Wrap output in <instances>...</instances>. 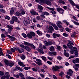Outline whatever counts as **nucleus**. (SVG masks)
<instances>
[{"label":"nucleus","instance_id":"1","mask_svg":"<svg viewBox=\"0 0 79 79\" xmlns=\"http://www.w3.org/2000/svg\"><path fill=\"white\" fill-rule=\"evenodd\" d=\"M31 19L29 17L25 18L23 20V24L25 26H27L31 23Z\"/></svg>","mask_w":79,"mask_h":79},{"label":"nucleus","instance_id":"2","mask_svg":"<svg viewBox=\"0 0 79 79\" xmlns=\"http://www.w3.org/2000/svg\"><path fill=\"white\" fill-rule=\"evenodd\" d=\"M63 68V67L62 66H58L57 65H55V66H53L52 68V69L53 71H59L58 69H62Z\"/></svg>","mask_w":79,"mask_h":79},{"label":"nucleus","instance_id":"3","mask_svg":"<svg viewBox=\"0 0 79 79\" xmlns=\"http://www.w3.org/2000/svg\"><path fill=\"white\" fill-rule=\"evenodd\" d=\"M62 24V23L60 21H58L56 23V25H57L58 27L59 28H61L60 29V32H63V30L64 29V28L61 25V24Z\"/></svg>","mask_w":79,"mask_h":79},{"label":"nucleus","instance_id":"4","mask_svg":"<svg viewBox=\"0 0 79 79\" xmlns=\"http://www.w3.org/2000/svg\"><path fill=\"white\" fill-rule=\"evenodd\" d=\"M27 37L29 39H32L33 37L35 36V34L34 32L30 31V33H28L27 34Z\"/></svg>","mask_w":79,"mask_h":79},{"label":"nucleus","instance_id":"5","mask_svg":"<svg viewBox=\"0 0 79 79\" xmlns=\"http://www.w3.org/2000/svg\"><path fill=\"white\" fill-rule=\"evenodd\" d=\"M68 42H69L67 44L68 47L69 49H72L73 47V45H72L71 44H73V45H74L73 43V42H72L71 41H70L69 40H68Z\"/></svg>","mask_w":79,"mask_h":79},{"label":"nucleus","instance_id":"6","mask_svg":"<svg viewBox=\"0 0 79 79\" xmlns=\"http://www.w3.org/2000/svg\"><path fill=\"white\" fill-rule=\"evenodd\" d=\"M49 28L48 30L47 33L49 34H51V33H52L53 31H54V29L52 26L50 25L49 26Z\"/></svg>","mask_w":79,"mask_h":79},{"label":"nucleus","instance_id":"7","mask_svg":"<svg viewBox=\"0 0 79 79\" xmlns=\"http://www.w3.org/2000/svg\"><path fill=\"white\" fill-rule=\"evenodd\" d=\"M47 8L48 9V10H51V11H50V13H52V15H55V14L56 13V11L54 10H55V9L49 7H47Z\"/></svg>","mask_w":79,"mask_h":79},{"label":"nucleus","instance_id":"8","mask_svg":"<svg viewBox=\"0 0 79 79\" xmlns=\"http://www.w3.org/2000/svg\"><path fill=\"white\" fill-rule=\"evenodd\" d=\"M14 49L16 51H18V50L19 53H22V52H24V49L22 48L19 49L18 48H15Z\"/></svg>","mask_w":79,"mask_h":79},{"label":"nucleus","instance_id":"9","mask_svg":"<svg viewBox=\"0 0 79 79\" xmlns=\"http://www.w3.org/2000/svg\"><path fill=\"white\" fill-rule=\"evenodd\" d=\"M35 60L37 62L35 61V62L36 64H38L39 66H40V65H42V60H41L39 59H37Z\"/></svg>","mask_w":79,"mask_h":79},{"label":"nucleus","instance_id":"10","mask_svg":"<svg viewBox=\"0 0 79 79\" xmlns=\"http://www.w3.org/2000/svg\"><path fill=\"white\" fill-rule=\"evenodd\" d=\"M35 10L34 9H32L30 11V13L32 15H35V16H37L38 14L35 11Z\"/></svg>","mask_w":79,"mask_h":79},{"label":"nucleus","instance_id":"11","mask_svg":"<svg viewBox=\"0 0 79 79\" xmlns=\"http://www.w3.org/2000/svg\"><path fill=\"white\" fill-rule=\"evenodd\" d=\"M48 54L49 56H56V52H48Z\"/></svg>","mask_w":79,"mask_h":79},{"label":"nucleus","instance_id":"12","mask_svg":"<svg viewBox=\"0 0 79 79\" xmlns=\"http://www.w3.org/2000/svg\"><path fill=\"white\" fill-rule=\"evenodd\" d=\"M7 37H8L9 38H10V39H10V40L11 41H12V42H13L15 41V40L16 39V38L13 36H11L10 35H7Z\"/></svg>","mask_w":79,"mask_h":79},{"label":"nucleus","instance_id":"13","mask_svg":"<svg viewBox=\"0 0 79 79\" xmlns=\"http://www.w3.org/2000/svg\"><path fill=\"white\" fill-rule=\"evenodd\" d=\"M73 70L71 69H69V72L67 73V74L69 75V76H72V74H73Z\"/></svg>","mask_w":79,"mask_h":79},{"label":"nucleus","instance_id":"14","mask_svg":"<svg viewBox=\"0 0 79 79\" xmlns=\"http://www.w3.org/2000/svg\"><path fill=\"white\" fill-rule=\"evenodd\" d=\"M52 37L54 39H56V37H60V34L54 33L53 34Z\"/></svg>","mask_w":79,"mask_h":79},{"label":"nucleus","instance_id":"15","mask_svg":"<svg viewBox=\"0 0 79 79\" xmlns=\"http://www.w3.org/2000/svg\"><path fill=\"white\" fill-rule=\"evenodd\" d=\"M56 10L59 13H62L63 11V8L60 7H58L56 8Z\"/></svg>","mask_w":79,"mask_h":79},{"label":"nucleus","instance_id":"16","mask_svg":"<svg viewBox=\"0 0 79 79\" xmlns=\"http://www.w3.org/2000/svg\"><path fill=\"white\" fill-rule=\"evenodd\" d=\"M18 64L19 65V66H22V67H24V66H25V65H24L23 62L19 61L18 62Z\"/></svg>","mask_w":79,"mask_h":79},{"label":"nucleus","instance_id":"17","mask_svg":"<svg viewBox=\"0 0 79 79\" xmlns=\"http://www.w3.org/2000/svg\"><path fill=\"white\" fill-rule=\"evenodd\" d=\"M15 69H17V70H18L19 71H20L21 72H23V70L22 69V68H21L19 67H18L17 66H16L15 67Z\"/></svg>","mask_w":79,"mask_h":79},{"label":"nucleus","instance_id":"18","mask_svg":"<svg viewBox=\"0 0 79 79\" xmlns=\"http://www.w3.org/2000/svg\"><path fill=\"white\" fill-rule=\"evenodd\" d=\"M12 19L14 21H15V22H17V21L18 20V19L17 17L16 16L12 17Z\"/></svg>","mask_w":79,"mask_h":79},{"label":"nucleus","instance_id":"19","mask_svg":"<svg viewBox=\"0 0 79 79\" xmlns=\"http://www.w3.org/2000/svg\"><path fill=\"white\" fill-rule=\"evenodd\" d=\"M75 55L74 56V57L75 58H76V57H77L78 56V55H79V53H78V51L77 50H76L75 52L74 53Z\"/></svg>","mask_w":79,"mask_h":79},{"label":"nucleus","instance_id":"20","mask_svg":"<svg viewBox=\"0 0 79 79\" xmlns=\"http://www.w3.org/2000/svg\"><path fill=\"white\" fill-rule=\"evenodd\" d=\"M46 3L47 5H49V6H51V5H52V3H51V2L48 0L46 1Z\"/></svg>","mask_w":79,"mask_h":79},{"label":"nucleus","instance_id":"21","mask_svg":"<svg viewBox=\"0 0 79 79\" xmlns=\"http://www.w3.org/2000/svg\"><path fill=\"white\" fill-rule=\"evenodd\" d=\"M15 16H22L21 14V13H19L18 11L16 12V13L15 14Z\"/></svg>","mask_w":79,"mask_h":79},{"label":"nucleus","instance_id":"22","mask_svg":"<svg viewBox=\"0 0 79 79\" xmlns=\"http://www.w3.org/2000/svg\"><path fill=\"white\" fill-rule=\"evenodd\" d=\"M14 11H15L12 8H11L10 13V15H13Z\"/></svg>","mask_w":79,"mask_h":79},{"label":"nucleus","instance_id":"23","mask_svg":"<svg viewBox=\"0 0 79 79\" xmlns=\"http://www.w3.org/2000/svg\"><path fill=\"white\" fill-rule=\"evenodd\" d=\"M58 2L60 4H61V3H62L63 5L65 4V2L62 0H59L58 1Z\"/></svg>","mask_w":79,"mask_h":79},{"label":"nucleus","instance_id":"24","mask_svg":"<svg viewBox=\"0 0 79 79\" xmlns=\"http://www.w3.org/2000/svg\"><path fill=\"white\" fill-rule=\"evenodd\" d=\"M4 63L5 64H6L7 66H8L9 64V61L8 60L5 59L4 60Z\"/></svg>","mask_w":79,"mask_h":79},{"label":"nucleus","instance_id":"25","mask_svg":"<svg viewBox=\"0 0 79 79\" xmlns=\"http://www.w3.org/2000/svg\"><path fill=\"white\" fill-rule=\"evenodd\" d=\"M26 50H27L28 52H30V51H31V49L29 47V46H26V48H25V49Z\"/></svg>","mask_w":79,"mask_h":79},{"label":"nucleus","instance_id":"26","mask_svg":"<svg viewBox=\"0 0 79 79\" xmlns=\"http://www.w3.org/2000/svg\"><path fill=\"white\" fill-rule=\"evenodd\" d=\"M23 42L24 43V45H27V46H30L31 44L27 42H25V41H23Z\"/></svg>","mask_w":79,"mask_h":79},{"label":"nucleus","instance_id":"27","mask_svg":"<svg viewBox=\"0 0 79 79\" xmlns=\"http://www.w3.org/2000/svg\"><path fill=\"white\" fill-rule=\"evenodd\" d=\"M63 23H66L67 26H68V25H70V24H69V22H67V21L66 20H63Z\"/></svg>","mask_w":79,"mask_h":79},{"label":"nucleus","instance_id":"28","mask_svg":"<svg viewBox=\"0 0 79 79\" xmlns=\"http://www.w3.org/2000/svg\"><path fill=\"white\" fill-rule=\"evenodd\" d=\"M54 29H55V30H58L59 29L58 28V27H57V26L56 25V24H54L53 25V26Z\"/></svg>","mask_w":79,"mask_h":79},{"label":"nucleus","instance_id":"29","mask_svg":"<svg viewBox=\"0 0 79 79\" xmlns=\"http://www.w3.org/2000/svg\"><path fill=\"white\" fill-rule=\"evenodd\" d=\"M10 79L8 78V76H6V75H4V76H2L1 77V79Z\"/></svg>","mask_w":79,"mask_h":79},{"label":"nucleus","instance_id":"30","mask_svg":"<svg viewBox=\"0 0 79 79\" xmlns=\"http://www.w3.org/2000/svg\"><path fill=\"white\" fill-rule=\"evenodd\" d=\"M37 51L39 52H40V53H42V54H44V51H43V50H42L41 49L38 48V49H37Z\"/></svg>","mask_w":79,"mask_h":79},{"label":"nucleus","instance_id":"31","mask_svg":"<svg viewBox=\"0 0 79 79\" xmlns=\"http://www.w3.org/2000/svg\"><path fill=\"white\" fill-rule=\"evenodd\" d=\"M69 3L71 4V5H72L73 6H74L75 5V3L73 1V0H70L69 1Z\"/></svg>","mask_w":79,"mask_h":79},{"label":"nucleus","instance_id":"32","mask_svg":"<svg viewBox=\"0 0 79 79\" xmlns=\"http://www.w3.org/2000/svg\"><path fill=\"white\" fill-rule=\"evenodd\" d=\"M43 15H46V16H48V15H50V14L47 11H44L43 12Z\"/></svg>","mask_w":79,"mask_h":79},{"label":"nucleus","instance_id":"33","mask_svg":"<svg viewBox=\"0 0 79 79\" xmlns=\"http://www.w3.org/2000/svg\"><path fill=\"white\" fill-rule=\"evenodd\" d=\"M6 27H7V28H8V29H10V30H13V28L12 27V26H10V25H7L6 26Z\"/></svg>","mask_w":79,"mask_h":79},{"label":"nucleus","instance_id":"34","mask_svg":"<svg viewBox=\"0 0 79 79\" xmlns=\"http://www.w3.org/2000/svg\"><path fill=\"white\" fill-rule=\"evenodd\" d=\"M38 8L40 10H43V7L41 6L40 5H39L38 6Z\"/></svg>","mask_w":79,"mask_h":79},{"label":"nucleus","instance_id":"35","mask_svg":"<svg viewBox=\"0 0 79 79\" xmlns=\"http://www.w3.org/2000/svg\"><path fill=\"white\" fill-rule=\"evenodd\" d=\"M15 64L13 62H10L9 63L8 66H10V67H12V66H13V65Z\"/></svg>","mask_w":79,"mask_h":79},{"label":"nucleus","instance_id":"36","mask_svg":"<svg viewBox=\"0 0 79 79\" xmlns=\"http://www.w3.org/2000/svg\"><path fill=\"white\" fill-rule=\"evenodd\" d=\"M54 47L52 46L50 47L49 50L51 52H53L54 51Z\"/></svg>","mask_w":79,"mask_h":79},{"label":"nucleus","instance_id":"37","mask_svg":"<svg viewBox=\"0 0 79 79\" xmlns=\"http://www.w3.org/2000/svg\"><path fill=\"white\" fill-rule=\"evenodd\" d=\"M64 55L66 57H67L68 58V57H69V53L68 52H65L64 53Z\"/></svg>","mask_w":79,"mask_h":79},{"label":"nucleus","instance_id":"38","mask_svg":"<svg viewBox=\"0 0 79 79\" xmlns=\"http://www.w3.org/2000/svg\"><path fill=\"white\" fill-rule=\"evenodd\" d=\"M5 74V72L4 71H0V76H4Z\"/></svg>","mask_w":79,"mask_h":79},{"label":"nucleus","instance_id":"39","mask_svg":"<svg viewBox=\"0 0 79 79\" xmlns=\"http://www.w3.org/2000/svg\"><path fill=\"white\" fill-rule=\"evenodd\" d=\"M72 21V22H73V23L75 24V25H77V26H79V23H78V22H76V21H74V20H71Z\"/></svg>","mask_w":79,"mask_h":79},{"label":"nucleus","instance_id":"40","mask_svg":"<svg viewBox=\"0 0 79 79\" xmlns=\"http://www.w3.org/2000/svg\"><path fill=\"white\" fill-rule=\"evenodd\" d=\"M42 59L44 61H46L47 60H46L47 58L46 57L44 56H42L41 57Z\"/></svg>","mask_w":79,"mask_h":79},{"label":"nucleus","instance_id":"41","mask_svg":"<svg viewBox=\"0 0 79 79\" xmlns=\"http://www.w3.org/2000/svg\"><path fill=\"white\" fill-rule=\"evenodd\" d=\"M36 32L38 35H40V34L41 35H42V32H40L39 30H37Z\"/></svg>","mask_w":79,"mask_h":79},{"label":"nucleus","instance_id":"42","mask_svg":"<svg viewBox=\"0 0 79 79\" xmlns=\"http://www.w3.org/2000/svg\"><path fill=\"white\" fill-rule=\"evenodd\" d=\"M20 46L21 48H23L24 49H25L26 48V46H24L23 44H21L20 45Z\"/></svg>","mask_w":79,"mask_h":79},{"label":"nucleus","instance_id":"43","mask_svg":"<svg viewBox=\"0 0 79 79\" xmlns=\"http://www.w3.org/2000/svg\"><path fill=\"white\" fill-rule=\"evenodd\" d=\"M5 74L6 75V76H7V77H8V79H9V78L10 76V75H8V74H9V73L6 72L5 73Z\"/></svg>","mask_w":79,"mask_h":79},{"label":"nucleus","instance_id":"44","mask_svg":"<svg viewBox=\"0 0 79 79\" xmlns=\"http://www.w3.org/2000/svg\"><path fill=\"white\" fill-rule=\"evenodd\" d=\"M22 35L24 38H26L27 37V35L24 33H22Z\"/></svg>","mask_w":79,"mask_h":79},{"label":"nucleus","instance_id":"45","mask_svg":"<svg viewBox=\"0 0 79 79\" xmlns=\"http://www.w3.org/2000/svg\"><path fill=\"white\" fill-rule=\"evenodd\" d=\"M75 52V50L71 49L70 50V53H71V54H73Z\"/></svg>","mask_w":79,"mask_h":79},{"label":"nucleus","instance_id":"46","mask_svg":"<svg viewBox=\"0 0 79 79\" xmlns=\"http://www.w3.org/2000/svg\"><path fill=\"white\" fill-rule=\"evenodd\" d=\"M63 74H64V73L62 71L60 73H59V76H61V77H62Z\"/></svg>","mask_w":79,"mask_h":79},{"label":"nucleus","instance_id":"47","mask_svg":"<svg viewBox=\"0 0 79 79\" xmlns=\"http://www.w3.org/2000/svg\"><path fill=\"white\" fill-rule=\"evenodd\" d=\"M63 36H64V37H68L69 36V35H68V34H67L66 33H63Z\"/></svg>","mask_w":79,"mask_h":79},{"label":"nucleus","instance_id":"48","mask_svg":"<svg viewBox=\"0 0 79 79\" xmlns=\"http://www.w3.org/2000/svg\"><path fill=\"white\" fill-rule=\"evenodd\" d=\"M53 44V43L52 41H48V46L51 45Z\"/></svg>","mask_w":79,"mask_h":79},{"label":"nucleus","instance_id":"49","mask_svg":"<svg viewBox=\"0 0 79 79\" xmlns=\"http://www.w3.org/2000/svg\"><path fill=\"white\" fill-rule=\"evenodd\" d=\"M14 77H16V78H19V75H18V74L15 75V74H14Z\"/></svg>","mask_w":79,"mask_h":79},{"label":"nucleus","instance_id":"50","mask_svg":"<svg viewBox=\"0 0 79 79\" xmlns=\"http://www.w3.org/2000/svg\"><path fill=\"white\" fill-rule=\"evenodd\" d=\"M10 51H11L12 53H15V49H13V48H11Z\"/></svg>","mask_w":79,"mask_h":79},{"label":"nucleus","instance_id":"51","mask_svg":"<svg viewBox=\"0 0 79 79\" xmlns=\"http://www.w3.org/2000/svg\"><path fill=\"white\" fill-rule=\"evenodd\" d=\"M1 38H6V36L5 35L3 34H2L1 35Z\"/></svg>","mask_w":79,"mask_h":79},{"label":"nucleus","instance_id":"52","mask_svg":"<svg viewBox=\"0 0 79 79\" xmlns=\"http://www.w3.org/2000/svg\"><path fill=\"white\" fill-rule=\"evenodd\" d=\"M62 46L63 48H64V49H67V48H68V47H67V46H66V45L65 44L63 45Z\"/></svg>","mask_w":79,"mask_h":79},{"label":"nucleus","instance_id":"53","mask_svg":"<svg viewBox=\"0 0 79 79\" xmlns=\"http://www.w3.org/2000/svg\"><path fill=\"white\" fill-rule=\"evenodd\" d=\"M0 11L2 13H5V12H6L5 10H4V9H0Z\"/></svg>","mask_w":79,"mask_h":79},{"label":"nucleus","instance_id":"54","mask_svg":"<svg viewBox=\"0 0 79 79\" xmlns=\"http://www.w3.org/2000/svg\"><path fill=\"white\" fill-rule=\"evenodd\" d=\"M30 46H31V47H32L33 48H34V50L35 49V46H34V44H30Z\"/></svg>","mask_w":79,"mask_h":79},{"label":"nucleus","instance_id":"55","mask_svg":"<svg viewBox=\"0 0 79 79\" xmlns=\"http://www.w3.org/2000/svg\"><path fill=\"white\" fill-rule=\"evenodd\" d=\"M7 52L8 54H10V55L12 54L13 53H12V52H11L9 50H7Z\"/></svg>","mask_w":79,"mask_h":79},{"label":"nucleus","instance_id":"56","mask_svg":"<svg viewBox=\"0 0 79 79\" xmlns=\"http://www.w3.org/2000/svg\"><path fill=\"white\" fill-rule=\"evenodd\" d=\"M24 69L25 70H28V69H30V67H25L24 68Z\"/></svg>","mask_w":79,"mask_h":79},{"label":"nucleus","instance_id":"57","mask_svg":"<svg viewBox=\"0 0 79 79\" xmlns=\"http://www.w3.org/2000/svg\"><path fill=\"white\" fill-rule=\"evenodd\" d=\"M57 59L59 60H61L62 59V57L60 56H58L57 57Z\"/></svg>","mask_w":79,"mask_h":79},{"label":"nucleus","instance_id":"58","mask_svg":"<svg viewBox=\"0 0 79 79\" xmlns=\"http://www.w3.org/2000/svg\"><path fill=\"white\" fill-rule=\"evenodd\" d=\"M14 22H15L12 19L11 20H10V23L11 24H14Z\"/></svg>","mask_w":79,"mask_h":79},{"label":"nucleus","instance_id":"59","mask_svg":"<svg viewBox=\"0 0 79 79\" xmlns=\"http://www.w3.org/2000/svg\"><path fill=\"white\" fill-rule=\"evenodd\" d=\"M5 19H8V20H10V17L9 16H6L5 17Z\"/></svg>","mask_w":79,"mask_h":79},{"label":"nucleus","instance_id":"60","mask_svg":"<svg viewBox=\"0 0 79 79\" xmlns=\"http://www.w3.org/2000/svg\"><path fill=\"white\" fill-rule=\"evenodd\" d=\"M21 58L22 60H24L26 58V56L24 55H23L21 56Z\"/></svg>","mask_w":79,"mask_h":79},{"label":"nucleus","instance_id":"61","mask_svg":"<svg viewBox=\"0 0 79 79\" xmlns=\"http://www.w3.org/2000/svg\"><path fill=\"white\" fill-rule=\"evenodd\" d=\"M53 78L54 79H58V78L57 77H56L55 75H53Z\"/></svg>","mask_w":79,"mask_h":79},{"label":"nucleus","instance_id":"62","mask_svg":"<svg viewBox=\"0 0 79 79\" xmlns=\"http://www.w3.org/2000/svg\"><path fill=\"white\" fill-rule=\"evenodd\" d=\"M6 56H8V58H9V59H11V56L9 54H6Z\"/></svg>","mask_w":79,"mask_h":79},{"label":"nucleus","instance_id":"63","mask_svg":"<svg viewBox=\"0 0 79 79\" xmlns=\"http://www.w3.org/2000/svg\"><path fill=\"white\" fill-rule=\"evenodd\" d=\"M47 63L48 64H49V65H51V64H52V62L50 61H47Z\"/></svg>","mask_w":79,"mask_h":79},{"label":"nucleus","instance_id":"64","mask_svg":"<svg viewBox=\"0 0 79 79\" xmlns=\"http://www.w3.org/2000/svg\"><path fill=\"white\" fill-rule=\"evenodd\" d=\"M48 23L49 24V25H51V26H53V25H54V24L52 23V22H48Z\"/></svg>","mask_w":79,"mask_h":79}]
</instances>
